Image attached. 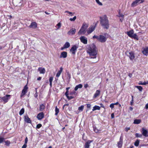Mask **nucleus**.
<instances>
[{
	"label": "nucleus",
	"instance_id": "1",
	"mask_svg": "<svg viewBox=\"0 0 148 148\" xmlns=\"http://www.w3.org/2000/svg\"><path fill=\"white\" fill-rule=\"evenodd\" d=\"M87 52L91 56V58H96L97 53L96 47L94 44H92L89 46L88 48Z\"/></svg>",
	"mask_w": 148,
	"mask_h": 148
},
{
	"label": "nucleus",
	"instance_id": "2",
	"mask_svg": "<svg viewBox=\"0 0 148 148\" xmlns=\"http://www.w3.org/2000/svg\"><path fill=\"white\" fill-rule=\"evenodd\" d=\"M100 24L104 29H108L109 28V24L107 17L104 15L100 18Z\"/></svg>",
	"mask_w": 148,
	"mask_h": 148
},
{
	"label": "nucleus",
	"instance_id": "3",
	"mask_svg": "<svg viewBox=\"0 0 148 148\" xmlns=\"http://www.w3.org/2000/svg\"><path fill=\"white\" fill-rule=\"evenodd\" d=\"M88 27V25L87 24L85 23H83L81 28L78 32V34L79 35L84 34L86 32V30Z\"/></svg>",
	"mask_w": 148,
	"mask_h": 148
},
{
	"label": "nucleus",
	"instance_id": "4",
	"mask_svg": "<svg viewBox=\"0 0 148 148\" xmlns=\"http://www.w3.org/2000/svg\"><path fill=\"white\" fill-rule=\"evenodd\" d=\"M108 35V34L106 33L104 34V35H99L98 41L102 43L105 42L108 38L107 37V36Z\"/></svg>",
	"mask_w": 148,
	"mask_h": 148
},
{
	"label": "nucleus",
	"instance_id": "5",
	"mask_svg": "<svg viewBox=\"0 0 148 148\" xmlns=\"http://www.w3.org/2000/svg\"><path fill=\"white\" fill-rule=\"evenodd\" d=\"M126 54L131 60L132 61L134 59L135 57L133 52H127L126 53Z\"/></svg>",
	"mask_w": 148,
	"mask_h": 148
},
{
	"label": "nucleus",
	"instance_id": "6",
	"mask_svg": "<svg viewBox=\"0 0 148 148\" xmlns=\"http://www.w3.org/2000/svg\"><path fill=\"white\" fill-rule=\"evenodd\" d=\"M28 88L27 85H26L24 87L22 90V93L20 96L21 97H22L27 92V90Z\"/></svg>",
	"mask_w": 148,
	"mask_h": 148
},
{
	"label": "nucleus",
	"instance_id": "7",
	"mask_svg": "<svg viewBox=\"0 0 148 148\" xmlns=\"http://www.w3.org/2000/svg\"><path fill=\"white\" fill-rule=\"evenodd\" d=\"M80 40L81 42L85 44H86L87 43V38L84 36H81L80 38Z\"/></svg>",
	"mask_w": 148,
	"mask_h": 148
},
{
	"label": "nucleus",
	"instance_id": "8",
	"mask_svg": "<svg viewBox=\"0 0 148 148\" xmlns=\"http://www.w3.org/2000/svg\"><path fill=\"white\" fill-rule=\"evenodd\" d=\"M78 48V47H77L76 45H74L72 46L70 51L73 54H75L77 49Z\"/></svg>",
	"mask_w": 148,
	"mask_h": 148
},
{
	"label": "nucleus",
	"instance_id": "9",
	"mask_svg": "<svg viewBox=\"0 0 148 148\" xmlns=\"http://www.w3.org/2000/svg\"><path fill=\"white\" fill-rule=\"evenodd\" d=\"M10 95H6L5 96L1 97V99L5 102V103H6L10 99Z\"/></svg>",
	"mask_w": 148,
	"mask_h": 148
},
{
	"label": "nucleus",
	"instance_id": "10",
	"mask_svg": "<svg viewBox=\"0 0 148 148\" xmlns=\"http://www.w3.org/2000/svg\"><path fill=\"white\" fill-rule=\"evenodd\" d=\"M93 140H88L86 142L84 145L85 148H89L90 146V144L91 143L93 142Z\"/></svg>",
	"mask_w": 148,
	"mask_h": 148
},
{
	"label": "nucleus",
	"instance_id": "11",
	"mask_svg": "<svg viewBox=\"0 0 148 148\" xmlns=\"http://www.w3.org/2000/svg\"><path fill=\"white\" fill-rule=\"evenodd\" d=\"M142 134L145 137L148 136V131L144 128H142Z\"/></svg>",
	"mask_w": 148,
	"mask_h": 148
},
{
	"label": "nucleus",
	"instance_id": "12",
	"mask_svg": "<svg viewBox=\"0 0 148 148\" xmlns=\"http://www.w3.org/2000/svg\"><path fill=\"white\" fill-rule=\"evenodd\" d=\"M44 116V113L43 112L39 113L37 116V119L39 120H41L43 118Z\"/></svg>",
	"mask_w": 148,
	"mask_h": 148
},
{
	"label": "nucleus",
	"instance_id": "13",
	"mask_svg": "<svg viewBox=\"0 0 148 148\" xmlns=\"http://www.w3.org/2000/svg\"><path fill=\"white\" fill-rule=\"evenodd\" d=\"M142 53L145 56L148 55V47H146L145 48H143Z\"/></svg>",
	"mask_w": 148,
	"mask_h": 148
},
{
	"label": "nucleus",
	"instance_id": "14",
	"mask_svg": "<svg viewBox=\"0 0 148 148\" xmlns=\"http://www.w3.org/2000/svg\"><path fill=\"white\" fill-rule=\"evenodd\" d=\"M76 29L74 28H72L68 32V34L69 35H74Z\"/></svg>",
	"mask_w": 148,
	"mask_h": 148
},
{
	"label": "nucleus",
	"instance_id": "15",
	"mask_svg": "<svg viewBox=\"0 0 148 148\" xmlns=\"http://www.w3.org/2000/svg\"><path fill=\"white\" fill-rule=\"evenodd\" d=\"M95 27L94 26H92L88 28L87 30V33L88 34L91 33L95 29Z\"/></svg>",
	"mask_w": 148,
	"mask_h": 148
},
{
	"label": "nucleus",
	"instance_id": "16",
	"mask_svg": "<svg viewBox=\"0 0 148 148\" xmlns=\"http://www.w3.org/2000/svg\"><path fill=\"white\" fill-rule=\"evenodd\" d=\"M134 31L133 30L131 29L129 31L127 32L126 33L127 35L130 37L131 38L132 37V36L134 34Z\"/></svg>",
	"mask_w": 148,
	"mask_h": 148
},
{
	"label": "nucleus",
	"instance_id": "17",
	"mask_svg": "<svg viewBox=\"0 0 148 148\" xmlns=\"http://www.w3.org/2000/svg\"><path fill=\"white\" fill-rule=\"evenodd\" d=\"M37 23L36 22H32L30 25L29 26V27L30 28H36L37 27Z\"/></svg>",
	"mask_w": 148,
	"mask_h": 148
},
{
	"label": "nucleus",
	"instance_id": "18",
	"mask_svg": "<svg viewBox=\"0 0 148 148\" xmlns=\"http://www.w3.org/2000/svg\"><path fill=\"white\" fill-rule=\"evenodd\" d=\"M38 71H39L40 74H44L45 72V69L42 67H39L38 69Z\"/></svg>",
	"mask_w": 148,
	"mask_h": 148
},
{
	"label": "nucleus",
	"instance_id": "19",
	"mask_svg": "<svg viewBox=\"0 0 148 148\" xmlns=\"http://www.w3.org/2000/svg\"><path fill=\"white\" fill-rule=\"evenodd\" d=\"M67 56V53L65 51H63L61 53L60 57V58H65Z\"/></svg>",
	"mask_w": 148,
	"mask_h": 148
},
{
	"label": "nucleus",
	"instance_id": "20",
	"mask_svg": "<svg viewBox=\"0 0 148 148\" xmlns=\"http://www.w3.org/2000/svg\"><path fill=\"white\" fill-rule=\"evenodd\" d=\"M139 4L136 0H135L131 4V6L132 7H135L136 6Z\"/></svg>",
	"mask_w": 148,
	"mask_h": 148
},
{
	"label": "nucleus",
	"instance_id": "21",
	"mask_svg": "<svg viewBox=\"0 0 148 148\" xmlns=\"http://www.w3.org/2000/svg\"><path fill=\"white\" fill-rule=\"evenodd\" d=\"M24 120L25 121L28 123H31V122L30 118L27 116H25Z\"/></svg>",
	"mask_w": 148,
	"mask_h": 148
},
{
	"label": "nucleus",
	"instance_id": "22",
	"mask_svg": "<svg viewBox=\"0 0 148 148\" xmlns=\"http://www.w3.org/2000/svg\"><path fill=\"white\" fill-rule=\"evenodd\" d=\"M100 93V91L99 90H96V92L94 95L93 97L94 98H96L97 96L99 95Z\"/></svg>",
	"mask_w": 148,
	"mask_h": 148
},
{
	"label": "nucleus",
	"instance_id": "23",
	"mask_svg": "<svg viewBox=\"0 0 148 148\" xmlns=\"http://www.w3.org/2000/svg\"><path fill=\"white\" fill-rule=\"evenodd\" d=\"M83 86L81 84H79L77 85L75 88V91L77 90L78 88H82V87Z\"/></svg>",
	"mask_w": 148,
	"mask_h": 148
},
{
	"label": "nucleus",
	"instance_id": "24",
	"mask_svg": "<svg viewBox=\"0 0 148 148\" xmlns=\"http://www.w3.org/2000/svg\"><path fill=\"white\" fill-rule=\"evenodd\" d=\"M131 38H133L136 40H138L139 39L138 37L137 36L136 34H134Z\"/></svg>",
	"mask_w": 148,
	"mask_h": 148
},
{
	"label": "nucleus",
	"instance_id": "25",
	"mask_svg": "<svg viewBox=\"0 0 148 148\" xmlns=\"http://www.w3.org/2000/svg\"><path fill=\"white\" fill-rule=\"evenodd\" d=\"M100 107L97 106H95L94 107H93V109H92V111H94L96 110H100Z\"/></svg>",
	"mask_w": 148,
	"mask_h": 148
},
{
	"label": "nucleus",
	"instance_id": "26",
	"mask_svg": "<svg viewBox=\"0 0 148 148\" xmlns=\"http://www.w3.org/2000/svg\"><path fill=\"white\" fill-rule=\"evenodd\" d=\"M45 106L43 104H42L40 105L39 107V110L40 111H42L45 108Z\"/></svg>",
	"mask_w": 148,
	"mask_h": 148
},
{
	"label": "nucleus",
	"instance_id": "27",
	"mask_svg": "<svg viewBox=\"0 0 148 148\" xmlns=\"http://www.w3.org/2000/svg\"><path fill=\"white\" fill-rule=\"evenodd\" d=\"M64 46V48H67L70 46V44L69 42H66L65 43Z\"/></svg>",
	"mask_w": 148,
	"mask_h": 148
},
{
	"label": "nucleus",
	"instance_id": "28",
	"mask_svg": "<svg viewBox=\"0 0 148 148\" xmlns=\"http://www.w3.org/2000/svg\"><path fill=\"white\" fill-rule=\"evenodd\" d=\"M141 122V120L140 119L134 120V123L135 124H139Z\"/></svg>",
	"mask_w": 148,
	"mask_h": 148
},
{
	"label": "nucleus",
	"instance_id": "29",
	"mask_svg": "<svg viewBox=\"0 0 148 148\" xmlns=\"http://www.w3.org/2000/svg\"><path fill=\"white\" fill-rule=\"evenodd\" d=\"M65 13H67L69 14V15H67L68 16H73L74 14V13H73L72 12H69V11L67 10L65 12Z\"/></svg>",
	"mask_w": 148,
	"mask_h": 148
},
{
	"label": "nucleus",
	"instance_id": "30",
	"mask_svg": "<svg viewBox=\"0 0 148 148\" xmlns=\"http://www.w3.org/2000/svg\"><path fill=\"white\" fill-rule=\"evenodd\" d=\"M138 84L139 85H146L147 84H148V81H147L146 82H142L141 81H139L138 82Z\"/></svg>",
	"mask_w": 148,
	"mask_h": 148
},
{
	"label": "nucleus",
	"instance_id": "31",
	"mask_svg": "<svg viewBox=\"0 0 148 148\" xmlns=\"http://www.w3.org/2000/svg\"><path fill=\"white\" fill-rule=\"evenodd\" d=\"M53 79V77H50L49 79V81L50 82V85L51 87H52V82Z\"/></svg>",
	"mask_w": 148,
	"mask_h": 148
},
{
	"label": "nucleus",
	"instance_id": "32",
	"mask_svg": "<svg viewBox=\"0 0 148 148\" xmlns=\"http://www.w3.org/2000/svg\"><path fill=\"white\" fill-rule=\"evenodd\" d=\"M122 142H121V141H119L118 143V146L119 148H121V147L122 146V144H123Z\"/></svg>",
	"mask_w": 148,
	"mask_h": 148
},
{
	"label": "nucleus",
	"instance_id": "33",
	"mask_svg": "<svg viewBox=\"0 0 148 148\" xmlns=\"http://www.w3.org/2000/svg\"><path fill=\"white\" fill-rule=\"evenodd\" d=\"M118 16L120 18H123L124 16V15L120 12V10H119V15Z\"/></svg>",
	"mask_w": 148,
	"mask_h": 148
},
{
	"label": "nucleus",
	"instance_id": "34",
	"mask_svg": "<svg viewBox=\"0 0 148 148\" xmlns=\"http://www.w3.org/2000/svg\"><path fill=\"white\" fill-rule=\"evenodd\" d=\"M24 111L25 110L24 108H22V109H21V110L20 111L19 113V115H22L23 114V113H24Z\"/></svg>",
	"mask_w": 148,
	"mask_h": 148
},
{
	"label": "nucleus",
	"instance_id": "35",
	"mask_svg": "<svg viewBox=\"0 0 148 148\" xmlns=\"http://www.w3.org/2000/svg\"><path fill=\"white\" fill-rule=\"evenodd\" d=\"M61 24L60 23H58L57 25L56 26V27H57V29H56V30L59 29L60 27H61Z\"/></svg>",
	"mask_w": 148,
	"mask_h": 148
},
{
	"label": "nucleus",
	"instance_id": "36",
	"mask_svg": "<svg viewBox=\"0 0 148 148\" xmlns=\"http://www.w3.org/2000/svg\"><path fill=\"white\" fill-rule=\"evenodd\" d=\"M135 87L137 88L140 91H142L143 90V88L140 86H136Z\"/></svg>",
	"mask_w": 148,
	"mask_h": 148
},
{
	"label": "nucleus",
	"instance_id": "37",
	"mask_svg": "<svg viewBox=\"0 0 148 148\" xmlns=\"http://www.w3.org/2000/svg\"><path fill=\"white\" fill-rule=\"evenodd\" d=\"M84 106L82 105L81 106L79 107L78 108V110H79L80 111L82 112L83 111V110L84 109Z\"/></svg>",
	"mask_w": 148,
	"mask_h": 148
},
{
	"label": "nucleus",
	"instance_id": "38",
	"mask_svg": "<svg viewBox=\"0 0 148 148\" xmlns=\"http://www.w3.org/2000/svg\"><path fill=\"white\" fill-rule=\"evenodd\" d=\"M55 114L56 115H57L58 113L59 112V109L57 108V107L56 106L55 108Z\"/></svg>",
	"mask_w": 148,
	"mask_h": 148
},
{
	"label": "nucleus",
	"instance_id": "39",
	"mask_svg": "<svg viewBox=\"0 0 148 148\" xmlns=\"http://www.w3.org/2000/svg\"><path fill=\"white\" fill-rule=\"evenodd\" d=\"M139 141L138 140H136L134 143V145L136 146H138L139 145Z\"/></svg>",
	"mask_w": 148,
	"mask_h": 148
},
{
	"label": "nucleus",
	"instance_id": "40",
	"mask_svg": "<svg viewBox=\"0 0 148 148\" xmlns=\"http://www.w3.org/2000/svg\"><path fill=\"white\" fill-rule=\"evenodd\" d=\"M93 130L96 133H98L100 131V130H99L98 129H97L96 127H93Z\"/></svg>",
	"mask_w": 148,
	"mask_h": 148
},
{
	"label": "nucleus",
	"instance_id": "41",
	"mask_svg": "<svg viewBox=\"0 0 148 148\" xmlns=\"http://www.w3.org/2000/svg\"><path fill=\"white\" fill-rule=\"evenodd\" d=\"M97 3L99 5H102V3L99 0H95Z\"/></svg>",
	"mask_w": 148,
	"mask_h": 148
},
{
	"label": "nucleus",
	"instance_id": "42",
	"mask_svg": "<svg viewBox=\"0 0 148 148\" xmlns=\"http://www.w3.org/2000/svg\"><path fill=\"white\" fill-rule=\"evenodd\" d=\"M76 19V16H74L73 18H71L69 19V20L71 21H74Z\"/></svg>",
	"mask_w": 148,
	"mask_h": 148
},
{
	"label": "nucleus",
	"instance_id": "43",
	"mask_svg": "<svg viewBox=\"0 0 148 148\" xmlns=\"http://www.w3.org/2000/svg\"><path fill=\"white\" fill-rule=\"evenodd\" d=\"M138 3L139 4L142 3L145 0H136Z\"/></svg>",
	"mask_w": 148,
	"mask_h": 148
},
{
	"label": "nucleus",
	"instance_id": "44",
	"mask_svg": "<svg viewBox=\"0 0 148 148\" xmlns=\"http://www.w3.org/2000/svg\"><path fill=\"white\" fill-rule=\"evenodd\" d=\"M136 137H141L142 136V135L141 134H139L138 133H136L135 134Z\"/></svg>",
	"mask_w": 148,
	"mask_h": 148
},
{
	"label": "nucleus",
	"instance_id": "45",
	"mask_svg": "<svg viewBox=\"0 0 148 148\" xmlns=\"http://www.w3.org/2000/svg\"><path fill=\"white\" fill-rule=\"evenodd\" d=\"M70 95H75V96L76 95V92L74 91L73 90L71 92H70L69 94Z\"/></svg>",
	"mask_w": 148,
	"mask_h": 148
},
{
	"label": "nucleus",
	"instance_id": "46",
	"mask_svg": "<svg viewBox=\"0 0 148 148\" xmlns=\"http://www.w3.org/2000/svg\"><path fill=\"white\" fill-rule=\"evenodd\" d=\"M5 143L6 145L8 146H9L10 144V141L8 140L5 141Z\"/></svg>",
	"mask_w": 148,
	"mask_h": 148
},
{
	"label": "nucleus",
	"instance_id": "47",
	"mask_svg": "<svg viewBox=\"0 0 148 148\" xmlns=\"http://www.w3.org/2000/svg\"><path fill=\"white\" fill-rule=\"evenodd\" d=\"M92 38L94 39V38H96L97 39V40L98 41V40H99V36H96V35H94L93 37H92Z\"/></svg>",
	"mask_w": 148,
	"mask_h": 148
},
{
	"label": "nucleus",
	"instance_id": "48",
	"mask_svg": "<svg viewBox=\"0 0 148 148\" xmlns=\"http://www.w3.org/2000/svg\"><path fill=\"white\" fill-rule=\"evenodd\" d=\"M42 125L41 124H38L36 125V128L37 129L40 128L41 126Z\"/></svg>",
	"mask_w": 148,
	"mask_h": 148
},
{
	"label": "nucleus",
	"instance_id": "49",
	"mask_svg": "<svg viewBox=\"0 0 148 148\" xmlns=\"http://www.w3.org/2000/svg\"><path fill=\"white\" fill-rule=\"evenodd\" d=\"M67 97L68 98V99L69 100L74 98V97L72 96H68V97Z\"/></svg>",
	"mask_w": 148,
	"mask_h": 148
},
{
	"label": "nucleus",
	"instance_id": "50",
	"mask_svg": "<svg viewBox=\"0 0 148 148\" xmlns=\"http://www.w3.org/2000/svg\"><path fill=\"white\" fill-rule=\"evenodd\" d=\"M4 140V138H3L0 137V143L3 142Z\"/></svg>",
	"mask_w": 148,
	"mask_h": 148
},
{
	"label": "nucleus",
	"instance_id": "51",
	"mask_svg": "<svg viewBox=\"0 0 148 148\" xmlns=\"http://www.w3.org/2000/svg\"><path fill=\"white\" fill-rule=\"evenodd\" d=\"M37 88H35L36 91V93L34 94V97L36 98L38 97V95H37Z\"/></svg>",
	"mask_w": 148,
	"mask_h": 148
},
{
	"label": "nucleus",
	"instance_id": "52",
	"mask_svg": "<svg viewBox=\"0 0 148 148\" xmlns=\"http://www.w3.org/2000/svg\"><path fill=\"white\" fill-rule=\"evenodd\" d=\"M28 141V138L27 137L26 138L25 140V144H27Z\"/></svg>",
	"mask_w": 148,
	"mask_h": 148
},
{
	"label": "nucleus",
	"instance_id": "53",
	"mask_svg": "<svg viewBox=\"0 0 148 148\" xmlns=\"http://www.w3.org/2000/svg\"><path fill=\"white\" fill-rule=\"evenodd\" d=\"M61 73H60V72H58L57 73L56 76L57 77H59V76L61 74Z\"/></svg>",
	"mask_w": 148,
	"mask_h": 148
},
{
	"label": "nucleus",
	"instance_id": "54",
	"mask_svg": "<svg viewBox=\"0 0 148 148\" xmlns=\"http://www.w3.org/2000/svg\"><path fill=\"white\" fill-rule=\"evenodd\" d=\"M114 105L113 103H112L110 105V108H111L112 109V108H114Z\"/></svg>",
	"mask_w": 148,
	"mask_h": 148
},
{
	"label": "nucleus",
	"instance_id": "55",
	"mask_svg": "<svg viewBox=\"0 0 148 148\" xmlns=\"http://www.w3.org/2000/svg\"><path fill=\"white\" fill-rule=\"evenodd\" d=\"M86 105L87 108H89L91 107V105L90 104H87Z\"/></svg>",
	"mask_w": 148,
	"mask_h": 148
},
{
	"label": "nucleus",
	"instance_id": "56",
	"mask_svg": "<svg viewBox=\"0 0 148 148\" xmlns=\"http://www.w3.org/2000/svg\"><path fill=\"white\" fill-rule=\"evenodd\" d=\"M27 144H24V145L22 147V148H26V147H27Z\"/></svg>",
	"mask_w": 148,
	"mask_h": 148
},
{
	"label": "nucleus",
	"instance_id": "57",
	"mask_svg": "<svg viewBox=\"0 0 148 148\" xmlns=\"http://www.w3.org/2000/svg\"><path fill=\"white\" fill-rule=\"evenodd\" d=\"M130 130V127H126L125 128V130L127 132L128 130Z\"/></svg>",
	"mask_w": 148,
	"mask_h": 148
},
{
	"label": "nucleus",
	"instance_id": "58",
	"mask_svg": "<svg viewBox=\"0 0 148 148\" xmlns=\"http://www.w3.org/2000/svg\"><path fill=\"white\" fill-rule=\"evenodd\" d=\"M63 68L62 67H61L60 68V70L58 71V72H60V73H61L62 72V71Z\"/></svg>",
	"mask_w": 148,
	"mask_h": 148
},
{
	"label": "nucleus",
	"instance_id": "59",
	"mask_svg": "<svg viewBox=\"0 0 148 148\" xmlns=\"http://www.w3.org/2000/svg\"><path fill=\"white\" fill-rule=\"evenodd\" d=\"M119 141H121V142H123V138L122 136L120 137V140Z\"/></svg>",
	"mask_w": 148,
	"mask_h": 148
},
{
	"label": "nucleus",
	"instance_id": "60",
	"mask_svg": "<svg viewBox=\"0 0 148 148\" xmlns=\"http://www.w3.org/2000/svg\"><path fill=\"white\" fill-rule=\"evenodd\" d=\"M88 86V84H85V85H84V87L85 88H87Z\"/></svg>",
	"mask_w": 148,
	"mask_h": 148
},
{
	"label": "nucleus",
	"instance_id": "61",
	"mask_svg": "<svg viewBox=\"0 0 148 148\" xmlns=\"http://www.w3.org/2000/svg\"><path fill=\"white\" fill-rule=\"evenodd\" d=\"M65 95L66 97H68V96H69L68 93L67 92H66L65 93Z\"/></svg>",
	"mask_w": 148,
	"mask_h": 148
},
{
	"label": "nucleus",
	"instance_id": "62",
	"mask_svg": "<svg viewBox=\"0 0 148 148\" xmlns=\"http://www.w3.org/2000/svg\"><path fill=\"white\" fill-rule=\"evenodd\" d=\"M111 118L113 119L114 117V113H112L111 115Z\"/></svg>",
	"mask_w": 148,
	"mask_h": 148
},
{
	"label": "nucleus",
	"instance_id": "63",
	"mask_svg": "<svg viewBox=\"0 0 148 148\" xmlns=\"http://www.w3.org/2000/svg\"><path fill=\"white\" fill-rule=\"evenodd\" d=\"M145 108L147 109L148 108V103H147L145 107Z\"/></svg>",
	"mask_w": 148,
	"mask_h": 148
},
{
	"label": "nucleus",
	"instance_id": "64",
	"mask_svg": "<svg viewBox=\"0 0 148 148\" xmlns=\"http://www.w3.org/2000/svg\"><path fill=\"white\" fill-rule=\"evenodd\" d=\"M134 103V100H132L130 102V104L131 105H132Z\"/></svg>",
	"mask_w": 148,
	"mask_h": 148
}]
</instances>
